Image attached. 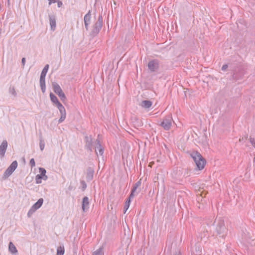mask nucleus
Here are the masks:
<instances>
[{
  "label": "nucleus",
  "instance_id": "obj_20",
  "mask_svg": "<svg viewBox=\"0 0 255 255\" xmlns=\"http://www.w3.org/2000/svg\"><path fill=\"white\" fill-rule=\"evenodd\" d=\"M133 198V197H131L130 195H129L128 198L127 199V200L125 202L124 207V213H126V211L129 208L130 204V202H131V199H132Z\"/></svg>",
  "mask_w": 255,
  "mask_h": 255
},
{
  "label": "nucleus",
  "instance_id": "obj_28",
  "mask_svg": "<svg viewBox=\"0 0 255 255\" xmlns=\"http://www.w3.org/2000/svg\"><path fill=\"white\" fill-rule=\"evenodd\" d=\"M9 92L14 96H16L17 94L15 90V88L14 87H10L9 88Z\"/></svg>",
  "mask_w": 255,
  "mask_h": 255
},
{
  "label": "nucleus",
  "instance_id": "obj_2",
  "mask_svg": "<svg viewBox=\"0 0 255 255\" xmlns=\"http://www.w3.org/2000/svg\"><path fill=\"white\" fill-rule=\"evenodd\" d=\"M103 23V17L100 15L98 20L95 22L92 27L91 30L90 32V35L92 37L96 36L101 30Z\"/></svg>",
  "mask_w": 255,
  "mask_h": 255
},
{
  "label": "nucleus",
  "instance_id": "obj_10",
  "mask_svg": "<svg viewBox=\"0 0 255 255\" xmlns=\"http://www.w3.org/2000/svg\"><path fill=\"white\" fill-rule=\"evenodd\" d=\"M91 10H89L88 12L85 15L84 18L85 27L87 31L89 30V26L90 24L91 23Z\"/></svg>",
  "mask_w": 255,
  "mask_h": 255
},
{
  "label": "nucleus",
  "instance_id": "obj_13",
  "mask_svg": "<svg viewBox=\"0 0 255 255\" xmlns=\"http://www.w3.org/2000/svg\"><path fill=\"white\" fill-rule=\"evenodd\" d=\"M7 146V142L6 140H3L0 145V155L1 156L4 155Z\"/></svg>",
  "mask_w": 255,
  "mask_h": 255
},
{
  "label": "nucleus",
  "instance_id": "obj_22",
  "mask_svg": "<svg viewBox=\"0 0 255 255\" xmlns=\"http://www.w3.org/2000/svg\"><path fill=\"white\" fill-rule=\"evenodd\" d=\"M9 250L12 253H16L17 252L16 247L11 242H10L9 244Z\"/></svg>",
  "mask_w": 255,
  "mask_h": 255
},
{
  "label": "nucleus",
  "instance_id": "obj_31",
  "mask_svg": "<svg viewBox=\"0 0 255 255\" xmlns=\"http://www.w3.org/2000/svg\"><path fill=\"white\" fill-rule=\"evenodd\" d=\"M29 164L31 168L34 167L35 166V163L34 158H31L30 160Z\"/></svg>",
  "mask_w": 255,
  "mask_h": 255
},
{
  "label": "nucleus",
  "instance_id": "obj_36",
  "mask_svg": "<svg viewBox=\"0 0 255 255\" xmlns=\"http://www.w3.org/2000/svg\"><path fill=\"white\" fill-rule=\"evenodd\" d=\"M247 138H248V135H245L244 137H242V138H240L239 139V141H243L246 140Z\"/></svg>",
  "mask_w": 255,
  "mask_h": 255
},
{
  "label": "nucleus",
  "instance_id": "obj_42",
  "mask_svg": "<svg viewBox=\"0 0 255 255\" xmlns=\"http://www.w3.org/2000/svg\"><path fill=\"white\" fill-rule=\"evenodd\" d=\"M9 0H8V2H9Z\"/></svg>",
  "mask_w": 255,
  "mask_h": 255
},
{
  "label": "nucleus",
  "instance_id": "obj_32",
  "mask_svg": "<svg viewBox=\"0 0 255 255\" xmlns=\"http://www.w3.org/2000/svg\"><path fill=\"white\" fill-rule=\"evenodd\" d=\"M42 178H40L38 177V174L35 177V180H36V183L37 184H40L41 183V179Z\"/></svg>",
  "mask_w": 255,
  "mask_h": 255
},
{
  "label": "nucleus",
  "instance_id": "obj_4",
  "mask_svg": "<svg viewBox=\"0 0 255 255\" xmlns=\"http://www.w3.org/2000/svg\"><path fill=\"white\" fill-rule=\"evenodd\" d=\"M173 122V120L172 119V116L171 115H169L163 118V121L160 124V126H161L165 130H168L171 128Z\"/></svg>",
  "mask_w": 255,
  "mask_h": 255
},
{
  "label": "nucleus",
  "instance_id": "obj_40",
  "mask_svg": "<svg viewBox=\"0 0 255 255\" xmlns=\"http://www.w3.org/2000/svg\"><path fill=\"white\" fill-rule=\"evenodd\" d=\"M233 76L235 77V78L237 77V76L236 75V74L235 73H234L233 74Z\"/></svg>",
  "mask_w": 255,
  "mask_h": 255
},
{
  "label": "nucleus",
  "instance_id": "obj_7",
  "mask_svg": "<svg viewBox=\"0 0 255 255\" xmlns=\"http://www.w3.org/2000/svg\"><path fill=\"white\" fill-rule=\"evenodd\" d=\"M17 166V162L16 160L13 161L10 166L5 171L4 176L5 177L9 176L15 170Z\"/></svg>",
  "mask_w": 255,
  "mask_h": 255
},
{
  "label": "nucleus",
  "instance_id": "obj_11",
  "mask_svg": "<svg viewBox=\"0 0 255 255\" xmlns=\"http://www.w3.org/2000/svg\"><path fill=\"white\" fill-rule=\"evenodd\" d=\"M48 16L49 18L51 29L52 30H54L55 29L56 26V16L54 14H49Z\"/></svg>",
  "mask_w": 255,
  "mask_h": 255
},
{
  "label": "nucleus",
  "instance_id": "obj_17",
  "mask_svg": "<svg viewBox=\"0 0 255 255\" xmlns=\"http://www.w3.org/2000/svg\"><path fill=\"white\" fill-rule=\"evenodd\" d=\"M59 111L60 113L61 117L59 119L58 122L59 123H61L65 119L66 113L64 107H63L61 109H59Z\"/></svg>",
  "mask_w": 255,
  "mask_h": 255
},
{
  "label": "nucleus",
  "instance_id": "obj_35",
  "mask_svg": "<svg viewBox=\"0 0 255 255\" xmlns=\"http://www.w3.org/2000/svg\"><path fill=\"white\" fill-rule=\"evenodd\" d=\"M228 67V64H224L222 67V70L225 71L227 69Z\"/></svg>",
  "mask_w": 255,
  "mask_h": 255
},
{
  "label": "nucleus",
  "instance_id": "obj_6",
  "mask_svg": "<svg viewBox=\"0 0 255 255\" xmlns=\"http://www.w3.org/2000/svg\"><path fill=\"white\" fill-rule=\"evenodd\" d=\"M147 66L150 72H156L159 68V61L158 59H152L148 62Z\"/></svg>",
  "mask_w": 255,
  "mask_h": 255
},
{
  "label": "nucleus",
  "instance_id": "obj_37",
  "mask_svg": "<svg viewBox=\"0 0 255 255\" xmlns=\"http://www.w3.org/2000/svg\"><path fill=\"white\" fill-rule=\"evenodd\" d=\"M21 63H22V64L23 65V66H24L25 64V58H22Z\"/></svg>",
  "mask_w": 255,
  "mask_h": 255
},
{
  "label": "nucleus",
  "instance_id": "obj_29",
  "mask_svg": "<svg viewBox=\"0 0 255 255\" xmlns=\"http://www.w3.org/2000/svg\"><path fill=\"white\" fill-rule=\"evenodd\" d=\"M80 184L81 185V188H82V191H85L87 188V184H86L85 181L84 180H81Z\"/></svg>",
  "mask_w": 255,
  "mask_h": 255
},
{
  "label": "nucleus",
  "instance_id": "obj_21",
  "mask_svg": "<svg viewBox=\"0 0 255 255\" xmlns=\"http://www.w3.org/2000/svg\"><path fill=\"white\" fill-rule=\"evenodd\" d=\"M43 199L42 198H40L35 204H34L32 207H33L34 209H35V210H37L40 207H41L43 204Z\"/></svg>",
  "mask_w": 255,
  "mask_h": 255
},
{
  "label": "nucleus",
  "instance_id": "obj_33",
  "mask_svg": "<svg viewBox=\"0 0 255 255\" xmlns=\"http://www.w3.org/2000/svg\"><path fill=\"white\" fill-rule=\"evenodd\" d=\"M55 104H56L58 110L64 107L62 104L59 102V101H58V102L55 103Z\"/></svg>",
  "mask_w": 255,
  "mask_h": 255
},
{
  "label": "nucleus",
  "instance_id": "obj_5",
  "mask_svg": "<svg viewBox=\"0 0 255 255\" xmlns=\"http://www.w3.org/2000/svg\"><path fill=\"white\" fill-rule=\"evenodd\" d=\"M52 85L53 91L58 95L61 101H62L63 102L65 101L66 99V96L62 91L59 84L56 82H53L52 83Z\"/></svg>",
  "mask_w": 255,
  "mask_h": 255
},
{
  "label": "nucleus",
  "instance_id": "obj_1",
  "mask_svg": "<svg viewBox=\"0 0 255 255\" xmlns=\"http://www.w3.org/2000/svg\"><path fill=\"white\" fill-rule=\"evenodd\" d=\"M190 156L195 162L197 169L202 170L206 163L205 159L198 151H193L190 153Z\"/></svg>",
  "mask_w": 255,
  "mask_h": 255
},
{
  "label": "nucleus",
  "instance_id": "obj_18",
  "mask_svg": "<svg viewBox=\"0 0 255 255\" xmlns=\"http://www.w3.org/2000/svg\"><path fill=\"white\" fill-rule=\"evenodd\" d=\"M152 102L149 100H143L141 102L140 106L144 109H149L151 107Z\"/></svg>",
  "mask_w": 255,
  "mask_h": 255
},
{
  "label": "nucleus",
  "instance_id": "obj_27",
  "mask_svg": "<svg viewBox=\"0 0 255 255\" xmlns=\"http://www.w3.org/2000/svg\"><path fill=\"white\" fill-rule=\"evenodd\" d=\"M102 254H103V248L101 247L99 249H98V250H97L96 251H95L93 253V255H102Z\"/></svg>",
  "mask_w": 255,
  "mask_h": 255
},
{
  "label": "nucleus",
  "instance_id": "obj_14",
  "mask_svg": "<svg viewBox=\"0 0 255 255\" xmlns=\"http://www.w3.org/2000/svg\"><path fill=\"white\" fill-rule=\"evenodd\" d=\"M96 142L97 143V145L96 147L95 151L96 154H98L97 150L99 151V154L100 155H102L104 153V148L102 147V145L100 143V141L99 139H96Z\"/></svg>",
  "mask_w": 255,
  "mask_h": 255
},
{
  "label": "nucleus",
  "instance_id": "obj_15",
  "mask_svg": "<svg viewBox=\"0 0 255 255\" xmlns=\"http://www.w3.org/2000/svg\"><path fill=\"white\" fill-rule=\"evenodd\" d=\"M141 180H139L133 184L131 190L130 194H129L131 197H134V193L136 191L137 188L141 185Z\"/></svg>",
  "mask_w": 255,
  "mask_h": 255
},
{
  "label": "nucleus",
  "instance_id": "obj_34",
  "mask_svg": "<svg viewBox=\"0 0 255 255\" xmlns=\"http://www.w3.org/2000/svg\"><path fill=\"white\" fill-rule=\"evenodd\" d=\"M250 141L252 144L255 147V139L254 138H252L251 137L250 138Z\"/></svg>",
  "mask_w": 255,
  "mask_h": 255
},
{
  "label": "nucleus",
  "instance_id": "obj_3",
  "mask_svg": "<svg viewBox=\"0 0 255 255\" xmlns=\"http://www.w3.org/2000/svg\"><path fill=\"white\" fill-rule=\"evenodd\" d=\"M217 234L220 237L224 238L228 233V229L225 225L224 221L219 219L217 221V224L216 228Z\"/></svg>",
  "mask_w": 255,
  "mask_h": 255
},
{
  "label": "nucleus",
  "instance_id": "obj_16",
  "mask_svg": "<svg viewBox=\"0 0 255 255\" xmlns=\"http://www.w3.org/2000/svg\"><path fill=\"white\" fill-rule=\"evenodd\" d=\"M48 68H49V65L48 64H46L44 67L43 68L41 73V74H40V81H42V80H44L45 81V76H46V73L47 72V71L48 70Z\"/></svg>",
  "mask_w": 255,
  "mask_h": 255
},
{
  "label": "nucleus",
  "instance_id": "obj_19",
  "mask_svg": "<svg viewBox=\"0 0 255 255\" xmlns=\"http://www.w3.org/2000/svg\"><path fill=\"white\" fill-rule=\"evenodd\" d=\"M39 172L40 174H38V176L40 178H43L44 180H46L47 179V176L46 175V170L42 167H40L39 169Z\"/></svg>",
  "mask_w": 255,
  "mask_h": 255
},
{
  "label": "nucleus",
  "instance_id": "obj_9",
  "mask_svg": "<svg viewBox=\"0 0 255 255\" xmlns=\"http://www.w3.org/2000/svg\"><path fill=\"white\" fill-rule=\"evenodd\" d=\"M84 141L85 142V148L90 150L91 152L92 151V145L93 140L91 135L88 136L86 135L84 138Z\"/></svg>",
  "mask_w": 255,
  "mask_h": 255
},
{
  "label": "nucleus",
  "instance_id": "obj_25",
  "mask_svg": "<svg viewBox=\"0 0 255 255\" xmlns=\"http://www.w3.org/2000/svg\"><path fill=\"white\" fill-rule=\"evenodd\" d=\"M49 96L50 98V100L53 103L55 104V103L58 102V100L54 94L51 92L50 93Z\"/></svg>",
  "mask_w": 255,
  "mask_h": 255
},
{
  "label": "nucleus",
  "instance_id": "obj_23",
  "mask_svg": "<svg viewBox=\"0 0 255 255\" xmlns=\"http://www.w3.org/2000/svg\"><path fill=\"white\" fill-rule=\"evenodd\" d=\"M39 83L41 91L43 93H44L46 90L45 81L44 80H39Z\"/></svg>",
  "mask_w": 255,
  "mask_h": 255
},
{
  "label": "nucleus",
  "instance_id": "obj_26",
  "mask_svg": "<svg viewBox=\"0 0 255 255\" xmlns=\"http://www.w3.org/2000/svg\"><path fill=\"white\" fill-rule=\"evenodd\" d=\"M65 252L64 247H59L57 250V255H64Z\"/></svg>",
  "mask_w": 255,
  "mask_h": 255
},
{
  "label": "nucleus",
  "instance_id": "obj_30",
  "mask_svg": "<svg viewBox=\"0 0 255 255\" xmlns=\"http://www.w3.org/2000/svg\"><path fill=\"white\" fill-rule=\"evenodd\" d=\"M36 210H35V209H34L33 207L32 206L27 213V216L28 217H30L35 212Z\"/></svg>",
  "mask_w": 255,
  "mask_h": 255
},
{
  "label": "nucleus",
  "instance_id": "obj_24",
  "mask_svg": "<svg viewBox=\"0 0 255 255\" xmlns=\"http://www.w3.org/2000/svg\"><path fill=\"white\" fill-rule=\"evenodd\" d=\"M39 147H40V150L41 151H42L43 150V149L44 148V147H45L44 141L43 139V138H42V136L41 135L40 136Z\"/></svg>",
  "mask_w": 255,
  "mask_h": 255
},
{
  "label": "nucleus",
  "instance_id": "obj_8",
  "mask_svg": "<svg viewBox=\"0 0 255 255\" xmlns=\"http://www.w3.org/2000/svg\"><path fill=\"white\" fill-rule=\"evenodd\" d=\"M94 173V166L92 167H88L86 170V178L87 182H90L93 179Z\"/></svg>",
  "mask_w": 255,
  "mask_h": 255
},
{
  "label": "nucleus",
  "instance_id": "obj_41",
  "mask_svg": "<svg viewBox=\"0 0 255 255\" xmlns=\"http://www.w3.org/2000/svg\"><path fill=\"white\" fill-rule=\"evenodd\" d=\"M139 192H140V190H138V192H137V193H139Z\"/></svg>",
  "mask_w": 255,
  "mask_h": 255
},
{
  "label": "nucleus",
  "instance_id": "obj_38",
  "mask_svg": "<svg viewBox=\"0 0 255 255\" xmlns=\"http://www.w3.org/2000/svg\"><path fill=\"white\" fill-rule=\"evenodd\" d=\"M62 5V1H58V3H57V5H58V7H61Z\"/></svg>",
  "mask_w": 255,
  "mask_h": 255
},
{
  "label": "nucleus",
  "instance_id": "obj_12",
  "mask_svg": "<svg viewBox=\"0 0 255 255\" xmlns=\"http://www.w3.org/2000/svg\"><path fill=\"white\" fill-rule=\"evenodd\" d=\"M82 208L84 212L87 211L89 208V198L87 196L83 198Z\"/></svg>",
  "mask_w": 255,
  "mask_h": 255
},
{
  "label": "nucleus",
  "instance_id": "obj_39",
  "mask_svg": "<svg viewBox=\"0 0 255 255\" xmlns=\"http://www.w3.org/2000/svg\"><path fill=\"white\" fill-rule=\"evenodd\" d=\"M174 255H182L180 253H176L175 254H174Z\"/></svg>",
  "mask_w": 255,
  "mask_h": 255
}]
</instances>
